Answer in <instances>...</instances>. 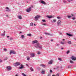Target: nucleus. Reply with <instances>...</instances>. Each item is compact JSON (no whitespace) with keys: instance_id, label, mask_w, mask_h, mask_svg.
Returning a JSON list of instances; mask_svg holds the SVG:
<instances>
[{"instance_id":"obj_1","label":"nucleus","mask_w":76,"mask_h":76,"mask_svg":"<svg viewBox=\"0 0 76 76\" xmlns=\"http://www.w3.org/2000/svg\"><path fill=\"white\" fill-rule=\"evenodd\" d=\"M38 41L35 40L32 42V44H34L35 43H37L34 46L35 47H36V48H39L41 49V48H42V46H40L39 43H38Z\"/></svg>"},{"instance_id":"obj_2","label":"nucleus","mask_w":76,"mask_h":76,"mask_svg":"<svg viewBox=\"0 0 76 76\" xmlns=\"http://www.w3.org/2000/svg\"><path fill=\"white\" fill-rule=\"evenodd\" d=\"M41 18V16L39 15H37L36 16H35L34 18V20H38V18Z\"/></svg>"},{"instance_id":"obj_3","label":"nucleus","mask_w":76,"mask_h":76,"mask_svg":"<svg viewBox=\"0 0 76 76\" xmlns=\"http://www.w3.org/2000/svg\"><path fill=\"white\" fill-rule=\"evenodd\" d=\"M61 24V21L60 20H58L57 22V25L58 26H60Z\"/></svg>"},{"instance_id":"obj_4","label":"nucleus","mask_w":76,"mask_h":76,"mask_svg":"<svg viewBox=\"0 0 76 76\" xmlns=\"http://www.w3.org/2000/svg\"><path fill=\"white\" fill-rule=\"evenodd\" d=\"M20 65V63L19 62H17L15 63V64H14L15 66V67H17V66H19Z\"/></svg>"},{"instance_id":"obj_5","label":"nucleus","mask_w":76,"mask_h":76,"mask_svg":"<svg viewBox=\"0 0 76 76\" xmlns=\"http://www.w3.org/2000/svg\"><path fill=\"white\" fill-rule=\"evenodd\" d=\"M6 68L7 69V70L8 71L9 70H12V67L10 66H8L6 67Z\"/></svg>"},{"instance_id":"obj_6","label":"nucleus","mask_w":76,"mask_h":76,"mask_svg":"<svg viewBox=\"0 0 76 76\" xmlns=\"http://www.w3.org/2000/svg\"><path fill=\"white\" fill-rule=\"evenodd\" d=\"M16 53V52L15 51H14V50H11L10 51V55H11V54H15Z\"/></svg>"},{"instance_id":"obj_7","label":"nucleus","mask_w":76,"mask_h":76,"mask_svg":"<svg viewBox=\"0 0 76 76\" xmlns=\"http://www.w3.org/2000/svg\"><path fill=\"white\" fill-rule=\"evenodd\" d=\"M31 10V7H30L28 9H27V12H29Z\"/></svg>"},{"instance_id":"obj_8","label":"nucleus","mask_w":76,"mask_h":76,"mask_svg":"<svg viewBox=\"0 0 76 76\" xmlns=\"http://www.w3.org/2000/svg\"><path fill=\"white\" fill-rule=\"evenodd\" d=\"M53 60H51L50 61L48 62V64H53Z\"/></svg>"},{"instance_id":"obj_9","label":"nucleus","mask_w":76,"mask_h":76,"mask_svg":"<svg viewBox=\"0 0 76 76\" xmlns=\"http://www.w3.org/2000/svg\"><path fill=\"white\" fill-rule=\"evenodd\" d=\"M6 8L7 9L6 10L7 12H10L11 11V10H10V9H9V8H8V7H6Z\"/></svg>"},{"instance_id":"obj_10","label":"nucleus","mask_w":76,"mask_h":76,"mask_svg":"<svg viewBox=\"0 0 76 76\" xmlns=\"http://www.w3.org/2000/svg\"><path fill=\"white\" fill-rule=\"evenodd\" d=\"M40 3H42V4H46L45 2L42 0L41 1Z\"/></svg>"},{"instance_id":"obj_11","label":"nucleus","mask_w":76,"mask_h":76,"mask_svg":"<svg viewBox=\"0 0 76 76\" xmlns=\"http://www.w3.org/2000/svg\"><path fill=\"white\" fill-rule=\"evenodd\" d=\"M31 57H34L35 56V54L34 53H31L30 54Z\"/></svg>"},{"instance_id":"obj_12","label":"nucleus","mask_w":76,"mask_h":76,"mask_svg":"<svg viewBox=\"0 0 76 76\" xmlns=\"http://www.w3.org/2000/svg\"><path fill=\"white\" fill-rule=\"evenodd\" d=\"M20 66H21V67H19V68L20 69H23V68L24 67V66H23V65L22 64H21L20 65Z\"/></svg>"},{"instance_id":"obj_13","label":"nucleus","mask_w":76,"mask_h":76,"mask_svg":"<svg viewBox=\"0 0 76 76\" xmlns=\"http://www.w3.org/2000/svg\"><path fill=\"white\" fill-rule=\"evenodd\" d=\"M72 60H74V61L76 60V58L75 57H73V56H72Z\"/></svg>"},{"instance_id":"obj_14","label":"nucleus","mask_w":76,"mask_h":76,"mask_svg":"<svg viewBox=\"0 0 76 76\" xmlns=\"http://www.w3.org/2000/svg\"><path fill=\"white\" fill-rule=\"evenodd\" d=\"M54 17H55V16H48V18H49V19H50L51 18H54Z\"/></svg>"},{"instance_id":"obj_15","label":"nucleus","mask_w":76,"mask_h":76,"mask_svg":"<svg viewBox=\"0 0 76 76\" xmlns=\"http://www.w3.org/2000/svg\"><path fill=\"white\" fill-rule=\"evenodd\" d=\"M71 15L72 16H68L67 17L68 18H70L71 17H73V16H74V15H73V14H71Z\"/></svg>"},{"instance_id":"obj_16","label":"nucleus","mask_w":76,"mask_h":76,"mask_svg":"<svg viewBox=\"0 0 76 76\" xmlns=\"http://www.w3.org/2000/svg\"><path fill=\"white\" fill-rule=\"evenodd\" d=\"M57 19H58V20H61V18L60 16H58L57 17Z\"/></svg>"},{"instance_id":"obj_17","label":"nucleus","mask_w":76,"mask_h":76,"mask_svg":"<svg viewBox=\"0 0 76 76\" xmlns=\"http://www.w3.org/2000/svg\"><path fill=\"white\" fill-rule=\"evenodd\" d=\"M66 35H68V36H69V37H71L72 36H73V35L70 34H69L68 33H66Z\"/></svg>"},{"instance_id":"obj_18","label":"nucleus","mask_w":76,"mask_h":76,"mask_svg":"<svg viewBox=\"0 0 76 76\" xmlns=\"http://www.w3.org/2000/svg\"><path fill=\"white\" fill-rule=\"evenodd\" d=\"M18 18L19 19H22V16L20 15L18 16Z\"/></svg>"},{"instance_id":"obj_19","label":"nucleus","mask_w":76,"mask_h":76,"mask_svg":"<svg viewBox=\"0 0 76 76\" xmlns=\"http://www.w3.org/2000/svg\"><path fill=\"white\" fill-rule=\"evenodd\" d=\"M40 66L42 67H45V65L43 64H42L40 65Z\"/></svg>"},{"instance_id":"obj_20","label":"nucleus","mask_w":76,"mask_h":76,"mask_svg":"<svg viewBox=\"0 0 76 76\" xmlns=\"http://www.w3.org/2000/svg\"><path fill=\"white\" fill-rule=\"evenodd\" d=\"M58 60L60 61H62V59H61V58H58Z\"/></svg>"},{"instance_id":"obj_21","label":"nucleus","mask_w":76,"mask_h":76,"mask_svg":"<svg viewBox=\"0 0 76 76\" xmlns=\"http://www.w3.org/2000/svg\"><path fill=\"white\" fill-rule=\"evenodd\" d=\"M52 76H59V73H58L56 74V76L55 75H53Z\"/></svg>"},{"instance_id":"obj_22","label":"nucleus","mask_w":76,"mask_h":76,"mask_svg":"<svg viewBox=\"0 0 76 76\" xmlns=\"http://www.w3.org/2000/svg\"><path fill=\"white\" fill-rule=\"evenodd\" d=\"M42 74H45V71L42 70L41 72Z\"/></svg>"},{"instance_id":"obj_23","label":"nucleus","mask_w":76,"mask_h":76,"mask_svg":"<svg viewBox=\"0 0 76 76\" xmlns=\"http://www.w3.org/2000/svg\"><path fill=\"white\" fill-rule=\"evenodd\" d=\"M1 36H2V37H4V35H5V34L4 33V34H1Z\"/></svg>"},{"instance_id":"obj_24","label":"nucleus","mask_w":76,"mask_h":76,"mask_svg":"<svg viewBox=\"0 0 76 76\" xmlns=\"http://www.w3.org/2000/svg\"><path fill=\"white\" fill-rule=\"evenodd\" d=\"M63 3H66L67 2L65 0H63Z\"/></svg>"},{"instance_id":"obj_25","label":"nucleus","mask_w":76,"mask_h":76,"mask_svg":"<svg viewBox=\"0 0 76 76\" xmlns=\"http://www.w3.org/2000/svg\"><path fill=\"white\" fill-rule=\"evenodd\" d=\"M31 26H33V23H31L30 24Z\"/></svg>"},{"instance_id":"obj_26","label":"nucleus","mask_w":76,"mask_h":76,"mask_svg":"<svg viewBox=\"0 0 76 76\" xmlns=\"http://www.w3.org/2000/svg\"><path fill=\"white\" fill-rule=\"evenodd\" d=\"M45 35H50V34H49V33H45Z\"/></svg>"},{"instance_id":"obj_27","label":"nucleus","mask_w":76,"mask_h":76,"mask_svg":"<svg viewBox=\"0 0 76 76\" xmlns=\"http://www.w3.org/2000/svg\"><path fill=\"white\" fill-rule=\"evenodd\" d=\"M29 59H30V57L29 56L27 57V60L28 61L29 60Z\"/></svg>"},{"instance_id":"obj_28","label":"nucleus","mask_w":76,"mask_h":76,"mask_svg":"<svg viewBox=\"0 0 76 76\" xmlns=\"http://www.w3.org/2000/svg\"><path fill=\"white\" fill-rule=\"evenodd\" d=\"M60 44H64V42H61Z\"/></svg>"},{"instance_id":"obj_29","label":"nucleus","mask_w":76,"mask_h":76,"mask_svg":"<svg viewBox=\"0 0 76 76\" xmlns=\"http://www.w3.org/2000/svg\"><path fill=\"white\" fill-rule=\"evenodd\" d=\"M52 22V23L53 22H56V19H54L53 20V21H51Z\"/></svg>"},{"instance_id":"obj_30","label":"nucleus","mask_w":76,"mask_h":76,"mask_svg":"<svg viewBox=\"0 0 76 76\" xmlns=\"http://www.w3.org/2000/svg\"><path fill=\"white\" fill-rule=\"evenodd\" d=\"M68 43L69 44H72V42H71V41H69V42H68Z\"/></svg>"},{"instance_id":"obj_31","label":"nucleus","mask_w":76,"mask_h":76,"mask_svg":"<svg viewBox=\"0 0 76 76\" xmlns=\"http://www.w3.org/2000/svg\"><path fill=\"white\" fill-rule=\"evenodd\" d=\"M27 36H29V37H31V34H27Z\"/></svg>"},{"instance_id":"obj_32","label":"nucleus","mask_w":76,"mask_h":76,"mask_svg":"<svg viewBox=\"0 0 76 76\" xmlns=\"http://www.w3.org/2000/svg\"><path fill=\"white\" fill-rule=\"evenodd\" d=\"M22 75H23V76H27L26 75H25V74L23 73H22Z\"/></svg>"},{"instance_id":"obj_33","label":"nucleus","mask_w":76,"mask_h":76,"mask_svg":"<svg viewBox=\"0 0 76 76\" xmlns=\"http://www.w3.org/2000/svg\"><path fill=\"white\" fill-rule=\"evenodd\" d=\"M30 70L31 71H34V69H33V68H32V67H31L30 68Z\"/></svg>"},{"instance_id":"obj_34","label":"nucleus","mask_w":76,"mask_h":76,"mask_svg":"<svg viewBox=\"0 0 76 76\" xmlns=\"http://www.w3.org/2000/svg\"><path fill=\"white\" fill-rule=\"evenodd\" d=\"M69 2V3H70L71 2L70 1H73V0H67Z\"/></svg>"},{"instance_id":"obj_35","label":"nucleus","mask_w":76,"mask_h":76,"mask_svg":"<svg viewBox=\"0 0 76 76\" xmlns=\"http://www.w3.org/2000/svg\"><path fill=\"white\" fill-rule=\"evenodd\" d=\"M10 40H13V38H12V37H11L10 38Z\"/></svg>"},{"instance_id":"obj_36","label":"nucleus","mask_w":76,"mask_h":76,"mask_svg":"<svg viewBox=\"0 0 76 76\" xmlns=\"http://www.w3.org/2000/svg\"><path fill=\"white\" fill-rule=\"evenodd\" d=\"M21 37L23 39L24 38H25V37H24V35H22Z\"/></svg>"},{"instance_id":"obj_37","label":"nucleus","mask_w":76,"mask_h":76,"mask_svg":"<svg viewBox=\"0 0 76 76\" xmlns=\"http://www.w3.org/2000/svg\"><path fill=\"white\" fill-rule=\"evenodd\" d=\"M7 60V57H6L4 58V60Z\"/></svg>"},{"instance_id":"obj_38","label":"nucleus","mask_w":76,"mask_h":76,"mask_svg":"<svg viewBox=\"0 0 76 76\" xmlns=\"http://www.w3.org/2000/svg\"><path fill=\"white\" fill-rule=\"evenodd\" d=\"M72 19H73V20H75V19L76 18L75 17H74V18H72Z\"/></svg>"},{"instance_id":"obj_39","label":"nucleus","mask_w":76,"mask_h":76,"mask_svg":"<svg viewBox=\"0 0 76 76\" xmlns=\"http://www.w3.org/2000/svg\"><path fill=\"white\" fill-rule=\"evenodd\" d=\"M42 22H45V20H42Z\"/></svg>"},{"instance_id":"obj_40","label":"nucleus","mask_w":76,"mask_h":76,"mask_svg":"<svg viewBox=\"0 0 76 76\" xmlns=\"http://www.w3.org/2000/svg\"><path fill=\"white\" fill-rule=\"evenodd\" d=\"M37 54H41V52H40L39 51H38V52Z\"/></svg>"},{"instance_id":"obj_41","label":"nucleus","mask_w":76,"mask_h":76,"mask_svg":"<svg viewBox=\"0 0 76 76\" xmlns=\"http://www.w3.org/2000/svg\"><path fill=\"white\" fill-rule=\"evenodd\" d=\"M69 52H70V50H68L67 52H66V53L67 54H69Z\"/></svg>"},{"instance_id":"obj_42","label":"nucleus","mask_w":76,"mask_h":76,"mask_svg":"<svg viewBox=\"0 0 76 76\" xmlns=\"http://www.w3.org/2000/svg\"><path fill=\"white\" fill-rule=\"evenodd\" d=\"M70 62L71 63H73V62L72 61H70Z\"/></svg>"},{"instance_id":"obj_43","label":"nucleus","mask_w":76,"mask_h":76,"mask_svg":"<svg viewBox=\"0 0 76 76\" xmlns=\"http://www.w3.org/2000/svg\"><path fill=\"white\" fill-rule=\"evenodd\" d=\"M4 51H7V49H6V48H4Z\"/></svg>"},{"instance_id":"obj_44","label":"nucleus","mask_w":76,"mask_h":76,"mask_svg":"<svg viewBox=\"0 0 76 76\" xmlns=\"http://www.w3.org/2000/svg\"><path fill=\"white\" fill-rule=\"evenodd\" d=\"M2 60L1 59H0V63H2Z\"/></svg>"},{"instance_id":"obj_45","label":"nucleus","mask_w":76,"mask_h":76,"mask_svg":"<svg viewBox=\"0 0 76 76\" xmlns=\"http://www.w3.org/2000/svg\"><path fill=\"white\" fill-rule=\"evenodd\" d=\"M50 72H51V73L52 72H53V70H50Z\"/></svg>"},{"instance_id":"obj_46","label":"nucleus","mask_w":76,"mask_h":76,"mask_svg":"<svg viewBox=\"0 0 76 76\" xmlns=\"http://www.w3.org/2000/svg\"><path fill=\"white\" fill-rule=\"evenodd\" d=\"M59 35H62V33H59Z\"/></svg>"},{"instance_id":"obj_47","label":"nucleus","mask_w":76,"mask_h":76,"mask_svg":"<svg viewBox=\"0 0 76 76\" xmlns=\"http://www.w3.org/2000/svg\"><path fill=\"white\" fill-rule=\"evenodd\" d=\"M6 16L7 17H8V16H9V15H6Z\"/></svg>"},{"instance_id":"obj_48","label":"nucleus","mask_w":76,"mask_h":76,"mask_svg":"<svg viewBox=\"0 0 76 76\" xmlns=\"http://www.w3.org/2000/svg\"><path fill=\"white\" fill-rule=\"evenodd\" d=\"M43 25H46V24L45 23L43 24Z\"/></svg>"},{"instance_id":"obj_49","label":"nucleus","mask_w":76,"mask_h":76,"mask_svg":"<svg viewBox=\"0 0 76 76\" xmlns=\"http://www.w3.org/2000/svg\"><path fill=\"white\" fill-rule=\"evenodd\" d=\"M61 50H63L64 49V48H61Z\"/></svg>"},{"instance_id":"obj_50","label":"nucleus","mask_w":76,"mask_h":76,"mask_svg":"<svg viewBox=\"0 0 76 76\" xmlns=\"http://www.w3.org/2000/svg\"><path fill=\"white\" fill-rule=\"evenodd\" d=\"M51 41H53V39H52L51 40Z\"/></svg>"},{"instance_id":"obj_51","label":"nucleus","mask_w":76,"mask_h":76,"mask_svg":"<svg viewBox=\"0 0 76 76\" xmlns=\"http://www.w3.org/2000/svg\"><path fill=\"white\" fill-rule=\"evenodd\" d=\"M26 65L27 66H28V64H26Z\"/></svg>"},{"instance_id":"obj_52","label":"nucleus","mask_w":76,"mask_h":76,"mask_svg":"<svg viewBox=\"0 0 76 76\" xmlns=\"http://www.w3.org/2000/svg\"><path fill=\"white\" fill-rule=\"evenodd\" d=\"M59 45L58 44H57V46H58Z\"/></svg>"},{"instance_id":"obj_53","label":"nucleus","mask_w":76,"mask_h":76,"mask_svg":"<svg viewBox=\"0 0 76 76\" xmlns=\"http://www.w3.org/2000/svg\"><path fill=\"white\" fill-rule=\"evenodd\" d=\"M48 76H50V74L48 75Z\"/></svg>"},{"instance_id":"obj_54","label":"nucleus","mask_w":76,"mask_h":76,"mask_svg":"<svg viewBox=\"0 0 76 76\" xmlns=\"http://www.w3.org/2000/svg\"><path fill=\"white\" fill-rule=\"evenodd\" d=\"M62 41H65V39H63Z\"/></svg>"},{"instance_id":"obj_55","label":"nucleus","mask_w":76,"mask_h":76,"mask_svg":"<svg viewBox=\"0 0 76 76\" xmlns=\"http://www.w3.org/2000/svg\"><path fill=\"white\" fill-rule=\"evenodd\" d=\"M68 68H69V67H70V66H68Z\"/></svg>"},{"instance_id":"obj_56","label":"nucleus","mask_w":76,"mask_h":76,"mask_svg":"<svg viewBox=\"0 0 76 76\" xmlns=\"http://www.w3.org/2000/svg\"><path fill=\"white\" fill-rule=\"evenodd\" d=\"M7 38H9V36H7Z\"/></svg>"},{"instance_id":"obj_57","label":"nucleus","mask_w":76,"mask_h":76,"mask_svg":"<svg viewBox=\"0 0 76 76\" xmlns=\"http://www.w3.org/2000/svg\"><path fill=\"white\" fill-rule=\"evenodd\" d=\"M20 34H22V32L20 31Z\"/></svg>"},{"instance_id":"obj_58","label":"nucleus","mask_w":76,"mask_h":76,"mask_svg":"<svg viewBox=\"0 0 76 76\" xmlns=\"http://www.w3.org/2000/svg\"><path fill=\"white\" fill-rule=\"evenodd\" d=\"M34 26H35L36 25H35V24H34Z\"/></svg>"},{"instance_id":"obj_59","label":"nucleus","mask_w":76,"mask_h":76,"mask_svg":"<svg viewBox=\"0 0 76 76\" xmlns=\"http://www.w3.org/2000/svg\"><path fill=\"white\" fill-rule=\"evenodd\" d=\"M6 32V31H4V33H5Z\"/></svg>"},{"instance_id":"obj_60","label":"nucleus","mask_w":76,"mask_h":76,"mask_svg":"<svg viewBox=\"0 0 76 76\" xmlns=\"http://www.w3.org/2000/svg\"><path fill=\"white\" fill-rule=\"evenodd\" d=\"M15 76H18L17 75H16Z\"/></svg>"},{"instance_id":"obj_61","label":"nucleus","mask_w":76,"mask_h":76,"mask_svg":"<svg viewBox=\"0 0 76 76\" xmlns=\"http://www.w3.org/2000/svg\"><path fill=\"white\" fill-rule=\"evenodd\" d=\"M75 23H76V21H75Z\"/></svg>"},{"instance_id":"obj_62","label":"nucleus","mask_w":76,"mask_h":76,"mask_svg":"<svg viewBox=\"0 0 76 76\" xmlns=\"http://www.w3.org/2000/svg\"><path fill=\"white\" fill-rule=\"evenodd\" d=\"M31 7H33V6H31Z\"/></svg>"},{"instance_id":"obj_63","label":"nucleus","mask_w":76,"mask_h":76,"mask_svg":"<svg viewBox=\"0 0 76 76\" xmlns=\"http://www.w3.org/2000/svg\"><path fill=\"white\" fill-rule=\"evenodd\" d=\"M26 3H28V1H27Z\"/></svg>"},{"instance_id":"obj_64","label":"nucleus","mask_w":76,"mask_h":76,"mask_svg":"<svg viewBox=\"0 0 76 76\" xmlns=\"http://www.w3.org/2000/svg\"><path fill=\"white\" fill-rule=\"evenodd\" d=\"M41 39L42 38L41 37V38H40Z\"/></svg>"}]
</instances>
